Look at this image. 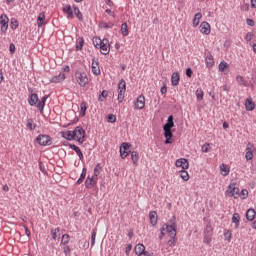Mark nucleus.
<instances>
[{"label": "nucleus", "mask_w": 256, "mask_h": 256, "mask_svg": "<svg viewBox=\"0 0 256 256\" xmlns=\"http://www.w3.org/2000/svg\"><path fill=\"white\" fill-rule=\"evenodd\" d=\"M63 139L67 141H77L80 144L85 143V130L77 126L74 130H66L62 132Z\"/></svg>", "instance_id": "f257e3e1"}, {"label": "nucleus", "mask_w": 256, "mask_h": 256, "mask_svg": "<svg viewBox=\"0 0 256 256\" xmlns=\"http://www.w3.org/2000/svg\"><path fill=\"white\" fill-rule=\"evenodd\" d=\"M93 45L96 49H100V53L102 55H109L111 51V44H109V39L104 38L101 40L99 37L93 38Z\"/></svg>", "instance_id": "f03ea898"}, {"label": "nucleus", "mask_w": 256, "mask_h": 256, "mask_svg": "<svg viewBox=\"0 0 256 256\" xmlns=\"http://www.w3.org/2000/svg\"><path fill=\"white\" fill-rule=\"evenodd\" d=\"M173 127H175V122H173V115H171L168 117L167 123L163 126L166 145L173 143V132H171Z\"/></svg>", "instance_id": "7ed1b4c3"}, {"label": "nucleus", "mask_w": 256, "mask_h": 256, "mask_svg": "<svg viewBox=\"0 0 256 256\" xmlns=\"http://www.w3.org/2000/svg\"><path fill=\"white\" fill-rule=\"evenodd\" d=\"M63 13L67 15V19H73L76 15L79 21H83V14L76 5H73L72 7L69 4L65 5L63 7Z\"/></svg>", "instance_id": "20e7f679"}, {"label": "nucleus", "mask_w": 256, "mask_h": 256, "mask_svg": "<svg viewBox=\"0 0 256 256\" xmlns=\"http://www.w3.org/2000/svg\"><path fill=\"white\" fill-rule=\"evenodd\" d=\"M166 233H168L169 237H171V239H175V237H177V224H175V222L169 224H165L163 225L162 229H161V236L160 239H163V235H166Z\"/></svg>", "instance_id": "39448f33"}, {"label": "nucleus", "mask_w": 256, "mask_h": 256, "mask_svg": "<svg viewBox=\"0 0 256 256\" xmlns=\"http://www.w3.org/2000/svg\"><path fill=\"white\" fill-rule=\"evenodd\" d=\"M74 79L80 87H87V85H89V77L85 72L76 71L74 75Z\"/></svg>", "instance_id": "423d86ee"}, {"label": "nucleus", "mask_w": 256, "mask_h": 256, "mask_svg": "<svg viewBox=\"0 0 256 256\" xmlns=\"http://www.w3.org/2000/svg\"><path fill=\"white\" fill-rule=\"evenodd\" d=\"M226 195L228 197H233L234 199H239L240 191L235 182L230 183V185L227 187Z\"/></svg>", "instance_id": "0eeeda50"}, {"label": "nucleus", "mask_w": 256, "mask_h": 256, "mask_svg": "<svg viewBox=\"0 0 256 256\" xmlns=\"http://www.w3.org/2000/svg\"><path fill=\"white\" fill-rule=\"evenodd\" d=\"M127 91V83L121 79L118 84V102L123 103L125 99V92Z\"/></svg>", "instance_id": "6e6552de"}, {"label": "nucleus", "mask_w": 256, "mask_h": 256, "mask_svg": "<svg viewBox=\"0 0 256 256\" xmlns=\"http://www.w3.org/2000/svg\"><path fill=\"white\" fill-rule=\"evenodd\" d=\"M132 145L129 142H124L120 145V157L121 159H127V157H129V154L131 153V151L129 149H131Z\"/></svg>", "instance_id": "1a4fd4ad"}, {"label": "nucleus", "mask_w": 256, "mask_h": 256, "mask_svg": "<svg viewBox=\"0 0 256 256\" xmlns=\"http://www.w3.org/2000/svg\"><path fill=\"white\" fill-rule=\"evenodd\" d=\"M0 26L1 33H7V29H9V17L6 14L0 15Z\"/></svg>", "instance_id": "9d476101"}, {"label": "nucleus", "mask_w": 256, "mask_h": 256, "mask_svg": "<svg viewBox=\"0 0 256 256\" xmlns=\"http://www.w3.org/2000/svg\"><path fill=\"white\" fill-rule=\"evenodd\" d=\"M36 141L43 147H47V146L51 145V143H52L51 137H49V135H43V134L39 135L36 138Z\"/></svg>", "instance_id": "9b49d317"}, {"label": "nucleus", "mask_w": 256, "mask_h": 256, "mask_svg": "<svg viewBox=\"0 0 256 256\" xmlns=\"http://www.w3.org/2000/svg\"><path fill=\"white\" fill-rule=\"evenodd\" d=\"M245 151L246 161H251V159H253V153H255V145H253L252 143H248Z\"/></svg>", "instance_id": "f8f14e48"}, {"label": "nucleus", "mask_w": 256, "mask_h": 256, "mask_svg": "<svg viewBox=\"0 0 256 256\" xmlns=\"http://www.w3.org/2000/svg\"><path fill=\"white\" fill-rule=\"evenodd\" d=\"M134 109L141 110L145 109V96L140 95L137 97V99L134 102Z\"/></svg>", "instance_id": "ddd939ff"}, {"label": "nucleus", "mask_w": 256, "mask_h": 256, "mask_svg": "<svg viewBox=\"0 0 256 256\" xmlns=\"http://www.w3.org/2000/svg\"><path fill=\"white\" fill-rule=\"evenodd\" d=\"M175 167L180 168L182 170L189 169V160L185 158L177 159L175 162Z\"/></svg>", "instance_id": "4468645a"}, {"label": "nucleus", "mask_w": 256, "mask_h": 256, "mask_svg": "<svg viewBox=\"0 0 256 256\" xmlns=\"http://www.w3.org/2000/svg\"><path fill=\"white\" fill-rule=\"evenodd\" d=\"M200 33L203 35H210L211 34V25L209 22H202L200 24Z\"/></svg>", "instance_id": "2eb2a0df"}, {"label": "nucleus", "mask_w": 256, "mask_h": 256, "mask_svg": "<svg viewBox=\"0 0 256 256\" xmlns=\"http://www.w3.org/2000/svg\"><path fill=\"white\" fill-rule=\"evenodd\" d=\"M95 185H97V178H95L94 176H92V177L88 176L85 181V187L87 189H93V187H95Z\"/></svg>", "instance_id": "dca6fc26"}, {"label": "nucleus", "mask_w": 256, "mask_h": 256, "mask_svg": "<svg viewBox=\"0 0 256 256\" xmlns=\"http://www.w3.org/2000/svg\"><path fill=\"white\" fill-rule=\"evenodd\" d=\"M91 69H92V73L94 75H101V69L99 68V62H97L95 59L92 60Z\"/></svg>", "instance_id": "f3484780"}, {"label": "nucleus", "mask_w": 256, "mask_h": 256, "mask_svg": "<svg viewBox=\"0 0 256 256\" xmlns=\"http://www.w3.org/2000/svg\"><path fill=\"white\" fill-rule=\"evenodd\" d=\"M179 81H181V76L179 75V72H174L171 76V85L173 87H177V85H179Z\"/></svg>", "instance_id": "a211bd4d"}, {"label": "nucleus", "mask_w": 256, "mask_h": 256, "mask_svg": "<svg viewBox=\"0 0 256 256\" xmlns=\"http://www.w3.org/2000/svg\"><path fill=\"white\" fill-rule=\"evenodd\" d=\"M229 173H231V168L229 166H227L226 164H221L220 165V174L223 177H227V175H229Z\"/></svg>", "instance_id": "6ab92c4d"}, {"label": "nucleus", "mask_w": 256, "mask_h": 256, "mask_svg": "<svg viewBox=\"0 0 256 256\" xmlns=\"http://www.w3.org/2000/svg\"><path fill=\"white\" fill-rule=\"evenodd\" d=\"M134 251H135L136 255H138V256H141V255L147 253V251H145V245H143V244H137L134 248Z\"/></svg>", "instance_id": "aec40b11"}, {"label": "nucleus", "mask_w": 256, "mask_h": 256, "mask_svg": "<svg viewBox=\"0 0 256 256\" xmlns=\"http://www.w3.org/2000/svg\"><path fill=\"white\" fill-rule=\"evenodd\" d=\"M246 111H253L255 109V102L251 98H247L245 101Z\"/></svg>", "instance_id": "412c9836"}, {"label": "nucleus", "mask_w": 256, "mask_h": 256, "mask_svg": "<svg viewBox=\"0 0 256 256\" xmlns=\"http://www.w3.org/2000/svg\"><path fill=\"white\" fill-rule=\"evenodd\" d=\"M47 99V96H43L41 101L36 103V107L37 109H39L41 114H43V109H45V102L47 101Z\"/></svg>", "instance_id": "4be33fe9"}, {"label": "nucleus", "mask_w": 256, "mask_h": 256, "mask_svg": "<svg viewBox=\"0 0 256 256\" xmlns=\"http://www.w3.org/2000/svg\"><path fill=\"white\" fill-rule=\"evenodd\" d=\"M65 79V73H60L57 76H53L50 79V83H62V81Z\"/></svg>", "instance_id": "5701e85b"}, {"label": "nucleus", "mask_w": 256, "mask_h": 256, "mask_svg": "<svg viewBox=\"0 0 256 256\" xmlns=\"http://www.w3.org/2000/svg\"><path fill=\"white\" fill-rule=\"evenodd\" d=\"M28 102L31 107L37 105V103H39V96H37V94H31L29 96Z\"/></svg>", "instance_id": "b1692460"}, {"label": "nucleus", "mask_w": 256, "mask_h": 256, "mask_svg": "<svg viewBox=\"0 0 256 256\" xmlns=\"http://www.w3.org/2000/svg\"><path fill=\"white\" fill-rule=\"evenodd\" d=\"M70 149L75 151V153L78 155L80 161H83V152L81 151V149L77 145L70 144Z\"/></svg>", "instance_id": "393cba45"}, {"label": "nucleus", "mask_w": 256, "mask_h": 256, "mask_svg": "<svg viewBox=\"0 0 256 256\" xmlns=\"http://www.w3.org/2000/svg\"><path fill=\"white\" fill-rule=\"evenodd\" d=\"M201 19H203V14H201V12L196 13L193 19V27H199V23H201Z\"/></svg>", "instance_id": "a878e982"}, {"label": "nucleus", "mask_w": 256, "mask_h": 256, "mask_svg": "<svg viewBox=\"0 0 256 256\" xmlns=\"http://www.w3.org/2000/svg\"><path fill=\"white\" fill-rule=\"evenodd\" d=\"M149 219H150L151 225H153V226L157 225V212L151 211L149 213Z\"/></svg>", "instance_id": "bb28decb"}, {"label": "nucleus", "mask_w": 256, "mask_h": 256, "mask_svg": "<svg viewBox=\"0 0 256 256\" xmlns=\"http://www.w3.org/2000/svg\"><path fill=\"white\" fill-rule=\"evenodd\" d=\"M236 81L239 83V85H243V87H249V82L245 80V77L238 75L236 76Z\"/></svg>", "instance_id": "cd10ccee"}, {"label": "nucleus", "mask_w": 256, "mask_h": 256, "mask_svg": "<svg viewBox=\"0 0 256 256\" xmlns=\"http://www.w3.org/2000/svg\"><path fill=\"white\" fill-rule=\"evenodd\" d=\"M44 23H45V12H41L37 18V26L43 27Z\"/></svg>", "instance_id": "c85d7f7f"}, {"label": "nucleus", "mask_w": 256, "mask_h": 256, "mask_svg": "<svg viewBox=\"0 0 256 256\" xmlns=\"http://www.w3.org/2000/svg\"><path fill=\"white\" fill-rule=\"evenodd\" d=\"M256 212L254 209H248L246 212V219L248 221H253L255 219Z\"/></svg>", "instance_id": "c756f323"}, {"label": "nucleus", "mask_w": 256, "mask_h": 256, "mask_svg": "<svg viewBox=\"0 0 256 256\" xmlns=\"http://www.w3.org/2000/svg\"><path fill=\"white\" fill-rule=\"evenodd\" d=\"M131 160L132 163L137 167V164L139 163V153L137 151L131 152Z\"/></svg>", "instance_id": "7c9ffc66"}, {"label": "nucleus", "mask_w": 256, "mask_h": 256, "mask_svg": "<svg viewBox=\"0 0 256 256\" xmlns=\"http://www.w3.org/2000/svg\"><path fill=\"white\" fill-rule=\"evenodd\" d=\"M85 45V40L83 37H79L76 42V51H81Z\"/></svg>", "instance_id": "2f4dec72"}, {"label": "nucleus", "mask_w": 256, "mask_h": 256, "mask_svg": "<svg viewBox=\"0 0 256 256\" xmlns=\"http://www.w3.org/2000/svg\"><path fill=\"white\" fill-rule=\"evenodd\" d=\"M121 34L123 37H127V35H129V27L127 26L126 22L121 25Z\"/></svg>", "instance_id": "473e14b6"}, {"label": "nucleus", "mask_w": 256, "mask_h": 256, "mask_svg": "<svg viewBox=\"0 0 256 256\" xmlns=\"http://www.w3.org/2000/svg\"><path fill=\"white\" fill-rule=\"evenodd\" d=\"M26 127L27 129H30V131H33L37 127V124H35V121L33 120V118H30L27 121Z\"/></svg>", "instance_id": "72a5a7b5"}, {"label": "nucleus", "mask_w": 256, "mask_h": 256, "mask_svg": "<svg viewBox=\"0 0 256 256\" xmlns=\"http://www.w3.org/2000/svg\"><path fill=\"white\" fill-rule=\"evenodd\" d=\"M179 175L183 181H189L190 179L189 172H187V170H180Z\"/></svg>", "instance_id": "f704fd0d"}, {"label": "nucleus", "mask_w": 256, "mask_h": 256, "mask_svg": "<svg viewBox=\"0 0 256 256\" xmlns=\"http://www.w3.org/2000/svg\"><path fill=\"white\" fill-rule=\"evenodd\" d=\"M241 221V217L239 216V214L235 213L232 216V223H235V228L237 229L239 227V223Z\"/></svg>", "instance_id": "c9c22d12"}, {"label": "nucleus", "mask_w": 256, "mask_h": 256, "mask_svg": "<svg viewBox=\"0 0 256 256\" xmlns=\"http://www.w3.org/2000/svg\"><path fill=\"white\" fill-rule=\"evenodd\" d=\"M219 71H221V73H225L226 69H229V64H227V62L222 61L219 66H218Z\"/></svg>", "instance_id": "e433bc0d"}, {"label": "nucleus", "mask_w": 256, "mask_h": 256, "mask_svg": "<svg viewBox=\"0 0 256 256\" xmlns=\"http://www.w3.org/2000/svg\"><path fill=\"white\" fill-rule=\"evenodd\" d=\"M206 65L207 67H213V65H215V60L213 59V55H209L206 57Z\"/></svg>", "instance_id": "4c0bfd02"}, {"label": "nucleus", "mask_w": 256, "mask_h": 256, "mask_svg": "<svg viewBox=\"0 0 256 256\" xmlns=\"http://www.w3.org/2000/svg\"><path fill=\"white\" fill-rule=\"evenodd\" d=\"M196 97H197L198 101H203V97H205V93L203 92V89L198 88L196 90Z\"/></svg>", "instance_id": "58836bf2"}, {"label": "nucleus", "mask_w": 256, "mask_h": 256, "mask_svg": "<svg viewBox=\"0 0 256 256\" xmlns=\"http://www.w3.org/2000/svg\"><path fill=\"white\" fill-rule=\"evenodd\" d=\"M224 237L225 240L228 241V243H230L231 239H233V234L231 233V230H224Z\"/></svg>", "instance_id": "ea45409f"}, {"label": "nucleus", "mask_w": 256, "mask_h": 256, "mask_svg": "<svg viewBox=\"0 0 256 256\" xmlns=\"http://www.w3.org/2000/svg\"><path fill=\"white\" fill-rule=\"evenodd\" d=\"M59 233H61V229L59 228H55L54 230H51V235H52V239H54V241L59 237Z\"/></svg>", "instance_id": "a19ab883"}, {"label": "nucleus", "mask_w": 256, "mask_h": 256, "mask_svg": "<svg viewBox=\"0 0 256 256\" xmlns=\"http://www.w3.org/2000/svg\"><path fill=\"white\" fill-rule=\"evenodd\" d=\"M86 175H87V170L84 168L82 170V174H81L80 178L77 180V185H81V183H83V181L85 180Z\"/></svg>", "instance_id": "79ce46f5"}, {"label": "nucleus", "mask_w": 256, "mask_h": 256, "mask_svg": "<svg viewBox=\"0 0 256 256\" xmlns=\"http://www.w3.org/2000/svg\"><path fill=\"white\" fill-rule=\"evenodd\" d=\"M86 111H87V103L82 102L80 105V113L82 117H85Z\"/></svg>", "instance_id": "37998d69"}, {"label": "nucleus", "mask_w": 256, "mask_h": 256, "mask_svg": "<svg viewBox=\"0 0 256 256\" xmlns=\"http://www.w3.org/2000/svg\"><path fill=\"white\" fill-rule=\"evenodd\" d=\"M108 95L109 92L107 90H103L98 98V101L103 102V99H107Z\"/></svg>", "instance_id": "c03bdc74"}, {"label": "nucleus", "mask_w": 256, "mask_h": 256, "mask_svg": "<svg viewBox=\"0 0 256 256\" xmlns=\"http://www.w3.org/2000/svg\"><path fill=\"white\" fill-rule=\"evenodd\" d=\"M11 29H17L19 27V21L17 19L12 18L10 23Z\"/></svg>", "instance_id": "a18cd8bd"}, {"label": "nucleus", "mask_w": 256, "mask_h": 256, "mask_svg": "<svg viewBox=\"0 0 256 256\" xmlns=\"http://www.w3.org/2000/svg\"><path fill=\"white\" fill-rule=\"evenodd\" d=\"M99 175H101V166L98 164L94 168V175H93V177H95L97 179V177H99Z\"/></svg>", "instance_id": "49530a36"}, {"label": "nucleus", "mask_w": 256, "mask_h": 256, "mask_svg": "<svg viewBox=\"0 0 256 256\" xmlns=\"http://www.w3.org/2000/svg\"><path fill=\"white\" fill-rule=\"evenodd\" d=\"M113 23H107V22H102L100 23V27H102V29H113Z\"/></svg>", "instance_id": "de8ad7c7"}, {"label": "nucleus", "mask_w": 256, "mask_h": 256, "mask_svg": "<svg viewBox=\"0 0 256 256\" xmlns=\"http://www.w3.org/2000/svg\"><path fill=\"white\" fill-rule=\"evenodd\" d=\"M70 239H71V238L69 237L68 234H64V235L62 236V239H61V244H62V245H67V243H69Z\"/></svg>", "instance_id": "09e8293b"}, {"label": "nucleus", "mask_w": 256, "mask_h": 256, "mask_svg": "<svg viewBox=\"0 0 256 256\" xmlns=\"http://www.w3.org/2000/svg\"><path fill=\"white\" fill-rule=\"evenodd\" d=\"M209 151H211V146L209 143H205L202 146V153H209Z\"/></svg>", "instance_id": "8fccbe9b"}, {"label": "nucleus", "mask_w": 256, "mask_h": 256, "mask_svg": "<svg viewBox=\"0 0 256 256\" xmlns=\"http://www.w3.org/2000/svg\"><path fill=\"white\" fill-rule=\"evenodd\" d=\"M240 197L241 199H247V197H249V191H247V189H243L240 193Z\"/></svg>", "instance_id": "3c124183"}, {"label": "nucleus", "mask_w": 256, "mask_h": 256, "mask_svg": "<svg viewBox=\"0 0 256 256\" xmlns=\"http://www.w3.org/2000/svg\"><path fill=\"white\" fill-rule=\"evenodd\" d=\"M117 121V117L113 114L108 115V123H115Z\"/></svg>", "instance_id": "603ef678"}, {"label": "nucleus", "mask_w": 256, "mask_h": 256, "mask_svg": "<svg viewBox=\"0 0 256 256\" xmlns=\"http://www.w3.org/2000/svg\"><path fill=\"white\" fill-rule=\"evenodd\" d=\"M131 249H133V246L131 244H127L125 247L126 255H129V253H131Z\"/></svg>", "instance_id": "864d4df0"}, {"label": "nucleus", "mask_w": 256, "mask_h": 256, "mask_svg": "<svg viewBox=\"0 0 256 256\" xmlns=\"http://www.w3.org/2000/svg\"><path fill=\"white\" fill-rule=\"evenodd\" d=\"M252 39H253V33L248 32V33L246 34V36H245V40H246V41H252Z\"/></svg>", "instance_id": "5fc2aeb1"}, {"label": "nucleus", "mask_w": 256, "mask_h": 256, "mask_svg": "<svg viewBox=\"0 0 256 256\" xmlns=\"http://www.w3.org/2000/svg\"><path fill=\"white\" fill-rule=\"evenodd\" d=\"M96 237H97V232H93L91 236V245H95Z\"/></svg>", "instance_id": "6e6d98bb"}, {"label": "nucleus", "mask_w": 256, "mask_h": 256, "mask_svg": "<svg viewBox=\"0 0 256 256\" xmlns=\"http://www.w3.org/2000/svg\"><path fill=\"white\" fill-rule=\"evenodd\" d=\"M246 23L249 27H255V21H253V19H247Z\"/></svg>", "instance_id": "4d7b16f0"}, {"label": "nucleus", "mask_w": 256, "mask_h": 256, "mask_svg": "<svg viewBox=\"0 0 256 256\" xmlns=\"http://www.w3.org/2000/svg\"><path fill=\"white\" fill-rule=\"evenodd\" d=\"M63 251L65 255H69L71 253V248H69V246H64Z\"/></svg>", "instance_id": "13d9d810"}, {"label": "nucleus", "mask_w": 256, "mask_h": 256, "mask_svg": "<svg viewBox=\"0 0 256 256\" xmlns=\"http://www.w3.org/2000/svg\"><path fill=\"white\" fill-rule=\"evenodd\" d=\"M186 75H187V77H193V70H191V68H187Z\"/></svg>", "instance_id": "bf43d9fd"}, {"label": "nucleus", "mask_w": 256, "mask_h": 256, "mask_svg": "<svg viewBox=\"0 0 256 256\" xmlns=\"http://www.w3.org/2000/svg\"><path fill=\"white\" fill-rule=\"evenodd\" d=\"M24 229H25V235H27V237H31V231H29V228L24 225Z\"/></svg>", "instance_id": "052dcab7"}, {"label": "nucleus", "mask_w": 256, "mask_h": 256, "mask_svg": "<svg viewBox=\"0 0 256 256\" xmlns=\"http://www.w3.org/2000/svg\"><path fill=\"white\" fill-rule=\"evenodd\" d=\"M9 51H10V53H15V44H10V46H9Z\"/></svg>", "instance_id": "680f3d73"}, {"label": "nucleus", "mask_w": 256, "mask_h": 256, "mask_svg": "<svg viewBox=\"0 0 256 256\" xmlns=\"http://www.w3.org/2000/svg\"><path fill=\"white\" fill-rule=\"evenodd\" d=\"M160 92L162 93V95H165V93H167V86H162Z\"/></svg>", "instance_id": "e2e57ef3"}, {"label": "nucleus", "mask_w": 256, "mask_h": 256, "mask_svg": "<svg viewBox=\"0 0 256 256\" xmlns=\"http://www.w3.org/2000/svg\"><path fill=\"white\" fill-rule=\"evenodd\" d=\"M106 13L111 17H115V12L111 11V9H106Z\"/></svg>", "instance_id": "0e129e2a"}, {"label": "nucleus", "mask_w": 256, "mask_h": 256, "mask_svg": "<svg viewBox=\"0 0 256 256\" xmlns=\"http://www.w3.org/2000/svg\"><path fill=\"white\" fill-rule=\"evenodd\" d=\"M241 11H249V4H245L241 7Z\"/></svg>", "instance_id": "69168bd1"}, {"label": "nucleus", "mask_w": 256, "mask_h": 256, "mask_svg": "<svg viewBox=\"0 0 256 256\" xmlns=\"http://www.w3.org/2000/svg\"><path fill=\"white\" fill-rule=\"evenodd\" d=\"M168 245H170V247H173V245H175V238H172L171 240H169Z\"/></svg>", "instance_id": "338daca9"}, {"label": "nucleus", "mask_w": 256, "mask_h": 256, "mask_svg": "<svg viewBox=\"0 0 256 256\" xmlns=\"http://www.w3.org/2000/svg\"><path fill=\"white\" fill-rule=\"evenodd\" d=\"M252 9H256V0H251Z\"/></svg>", "instance_id": "774afa93"}]
</instances>
